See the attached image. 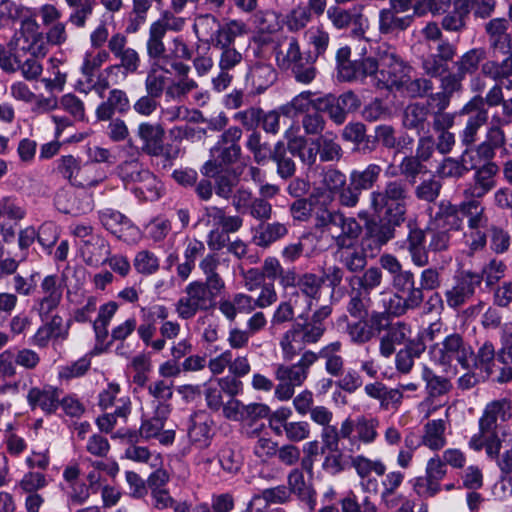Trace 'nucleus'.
I'll use <instances>...</instances> for the list:
<instances>
[{"instance_id":"nucleus-1","label":"nucleus","mask_w":512,"mask_h":512,"mask_svg":"<svg viewBox=\"0 0 512 512\" xmlns=\"http://www.w3.org/2000/svg\"><path fill=\"white\" fill-rule=\"evenodd\" d=\"M349 54V48L337 53L338 78L343 81L370 76L378 89L401 90L412 69L387 43L364 42L358 57L350 60Z\"/></svg>"},{"instance_id":"nucleus-2","label":"nucleus","mask_w":512,"mask_h":512,"mask_svg":"<svg viewBox=\"0 0 512 512\" xmlns=\"http://www.w3.org/2000/svg\"><path fill=\"white\" fill-rule=\"evenodd\" d=\"M341 349V342L335 341L323 346L318 353L305 350L300 359L292 365L277 364L274 375L279 383L275 387V397L281 401L291 399L295 387L304 383L308 377L309 369L319 358L324 360V368L328 375L335 378L342 376L345 364L343 357L339 354Z\"/></svg>"},{"instance_id":"nucleus-3","label":"nucleus","mask_w":512,"mask_h":512,"mask_svg":"<svg viewBox=\"0 0 512 512\" xmlns=\"http://www.w3.org/2000/svg\"><path fill=\"white\" fill-rule=\"evenodd\" d=\"M511 419L512 403L509 399L487 403L478 421L479 430L468 442L469 448L476 452L485 449L490 459H498L502 444L512 440V429L507 424Z\"/></svg>"},{"instance_id":"nucleus-4","label":"nucleus","mask_w":512,"mask_h":512,"mask_svg":"<svg viewBox=\"0 0 512 512\" xmlns=\"http://www.w3.org/2000/svg\"><path fill=\"white\" fill-rule=\"evenodd\" d=\"M147 57L151 65L144 81L145 91L160 99L168 81L165 73L171 71L177 75L189 73L190 67L181 60L191 59L192 51L181 37H175L169 52H164L158 57L154 55H147Z\"/></svg>"},{"instance_id":"nucleus-5","label":"nucleus","mask_w":512,"mask_h":512,"mask_svg":"<svg viewBox=\"0 0 512 512\" xmlns=\"http://www.w3.org/2000/svg\"><path fill=\"white\" fill-rule=\"evenodd\" d=\"M372 306L353 302L346 303V311L353 320L349 321L348 316L343 315L338 322L346 324L345 333L353 344L368 343L385 330L387 314L373 310Z\"/></svg>"},{"instance_id":"nucleus-6","label":"nucleus","mask_w":512,"mask_h":512,"mask_svg":"<svg viewBox=\"0 0 512 512\" xmlns=\"http://www.w3.org/2000/svg\"><path fill=\"white\" fill-rule=\"evenodd\" d=\"M411 199L410 184L403 178L388 180L382 188L373 190L369 195L370 208L375 213H383L406 219Z\"/></svg>"},{"instance_id":"nucleus-7","label":"nucleus","mask_w":512,"mask_h":512,"mask_svg":"<svg viewBox=\"0 0 512 512\" xmlns=\"http://www.w3.org/2000/svg\"><path fill=\"white\" fill-rule=\"evenodd\" d=\"M315 228L327 232L336 246L357 241L362 233V226L354 217H346L340 210L320 207L315 211Z\"/></svg>"},{"instance_id":"nucleus-8","label":"nucleus","mask_w":512,"mask_h":512,"mask_svg":"<svg viewBox=\"0 0 512 512\" xmlns=\"http://www.w3.org/2000/svg\"><path fill=\"white\" fill-rule=\"evenodd\" d=\"M241 137L242 130L239 127L232 126L226 129L210 149L211 158L202 166V174L212 177L220 170L235 164L242 155L239 144Z\"/></svg>"},{"instance_id":"nucleus-9","label":"nucleus","mask_w":512,"mask_h":512,"mask_svg":"<svg viewBox=\"0 0 512 512\" xmlns=\"http://www.w3.org/2000/svg\"><path fill=\"white\" fill-rule=\"evenodd\" d=\"M221 292L202 284V281L190 282L182 296L175 303V312L181 320H190L200 311L206 312L215 306Z\"/></svg>"},{"instance_id":"nucleus-10","label":"nucleus","mask_w":512,"mask_h":512,"mask_svg":"<svg viewBox=\"0 0 512 512\" xmlns=\"http://www.w3.org/2000/svg\"><path fill=\"white\" fill-rule=\"evenodd\" d=\"M175 14L172 9L165 10L161 17L150 25L145 45L146 55L158 57L164 52H169L170 48L167 49L164 44L167 31H180L185 25V19Z\"/></svg>"},{"instance_id":"nucleus-11","label":"nucleus","mask_w":512,"mask_h":512,"mask_svg":"<svg viewBox=\"0 0 512 512\" xmlns=\"http://www.w3.org/2000/svg\"><path fill=\"white\" fill-rule=\"evenodd\" d=\"M108 49L119 63L110 65L105 69L106 74L122 70L123 75L136 74L142 63L139 52L127 47V38L121 33L113 34L108 41Z\"/></svg>"},{"instance_id":"nucleus-12","label":"nucleus","mask_w":512,"mask_h":512,"mask_svg":"<svg viewBox=\"0 0 512 512\" xmlns=\"http://www.w3.org/2000/svg\"><path fill=\"white\" fill-rule=\"evenodd\" d=\"M383 272L377 266H370L361 275L348 279V301L359 304L373 305L371 292L382 285Z\"/></svg>"},{"instance_id":"nucleus-13","label":"nucleus","mask_w":512,"mask_h":512,"mask_svg":"<svg viewBox=\"0 0 512 512\" xmlns=\"http://www.w3.org/2000/svg\"><path fill=\"white\" fill-rule=\"evenodd\" d=\"M482 277L470 270H463L453 278V284L444 292L447 306L451 309H459L464 306L480 287Z\"/></svg>"},{"instance_id":"nucleus-14","label":"nucleus","mask_w":512,"mask_h":512,"mask_svg":"<svg viewBox=\"0 0 512 512\" xmlns=\"http://www.w3.org/2000/svg\"><path fill=\"white\" fill-rule=\"evenodd\" d=\"M16 49L28 52L33 57H45L49 52V43L45 34L39 30L38 23L30 18L21 22L19 32L15 35Z\"/></svg>"},{"instance_id":"nucleus-15","label":"nucleus","mask_w":512,"mask_h":512,"mask_svg":"<svg viewBox=\"0 0 512 512\" xmlns=\"http://www.w3.org/2000/svg\"><path fill=\"white\" fill-rule=\"evenodd\" d=\"M474 355L472 347L458 333L445 337L442 346L434 351V359L442 365L457 362L463 368H468L469 359Z\"/></svg>"},{"instance_id":"nucleus-16","label":"nucleus","mask_w":512,"mask_h":512,"mask_svg":"<svg viewBox=\"0 0 512 512\" xmlns=\"http://www.w3.org/2000/svg\"><path fill=\"white\" fill-rule=\"evenodd\" d=\"M447 474L445 462L439 455L431 457L426 464L425 475L415 478L413 488L421 497H434L441 490L440 482Z\"/></svg>"},{"instance_id":"nucleus-17","label":"nucleus","mask_w":512,"mask_h":512,"mask_svg":"<svg viewBox=\"0 0 512 512\" xmlns=\"http://www.w3.org/2000/svg\"><path fill=\"white\" fill-rule=\"evenodd\" d=\"M405 222L404 218L383 214V217L368 219L365 222V235L370 239L376 248L380 249L390 240L395 238L396 229Z\"/></svg>"},{"instance_id":"nucleus-18","label":"nucleus","mask_w":512,"mask_h":512,"mask_svg":"<svg viewBox=\"0 0 512 512\" xmlns=\"http://www.w3.org/2000/svg\"><path fill=\"white\" fill-rule=\"evenodd\" d=\"M499 167L496 163H485L484 166L475 170L473 182L466 185L463 190L464 198L484 197L488 192L496 186V176Z\"/></svg>"},{"instance_id":"nucleus-19","label":"nucleus","mask_w":512,"mask_h":512,"mask_svg":"<svg viewBox=\"0 0 512 512\" xmlns=\"http://www.w3.org/2000/svg\"><path fill=\"white\" fill-rule=\"evenodd\" d=\"M274 52L278 67L284 71H291L306 58V52L301 51L299 41L294 36H283Z\"/></svg>"},{"instance_id":"nucleus-20","label":"nucleus","mask_w":512,"mask_h":512,"mask_svg":"<svg viewBox=\"0 0 512 512\" xmlns=\"http://www.w3.org/2000/svg\"><path fill=\"white\" fill-rule=\"evenodd\" d=\"M351 465L361 478L362 488L368 492H376L378 490V481L371 477V473L374 472L378 476H383L386 472L385 464L379 459L372 460L363 455H357L352 457Z\"/></svg>"},{"instance_id":"nucleus-21","label":"nucleus","mask_w":512,"mask_h":512,"mask_svg":"<svg viewBox=\"0 0 512 512\" xmlns=\"http://www.w3.org/2000/svg\"><path fill=\"white\" fill-rule=\"evenodd\" d=\"M137 136L142 142V150L150 156H159L164 150L165 130L159 123L141 122Z\"/></svg>"},{"instance_id":"nucleus-22","label":"nucleus","mask_w":512,"mask_h":512,"mask_svg":"<svg viewBox=\"0 0 512 512\" xmlns=\"http://www.w3.org/2000/svg\"><path fill=\"white\" fill-rule=\"evenodd\" d=\"M204 226H220L228 235L236 233L243 226V219L238 215H226L225 209L217 206H206L203 209V215L198 221Z\"/></svg>"},{"instance_id":"nucleus-23","label":"nucleus","mask_w":512,"mask_h":512,"mask_svg":"<svg viewBox=\"0 0 512 512\" xmlns=\"http://www.w3.org/2000/svg\"><path fill=\"white\" fill-rule=\"evenodd\" d=\"M256 60L250 65L248 78L252 86L260 93L277 80V71L268 58L255 52Z\"/></svg>"},{"instance_id":"nucleus-24","label":"nucleus","mask_w":512,"mask_h":512,"mask_svg":"<svg viewBox=\"0 0 512 512\" xmlns=\"http://www.w3.org/2000/svg\"><path fill=\"white\" fill-rule=\"evenodd\" d=\"M385 334L380 339V354L383 357H390L395 351V345L407 343L411 336V327L409 324L398 321L390 323L387 320V326H385Z\"/></svg>"},{"instance_id":"nucleus-25","label":"nucleus","mask_w":512,"mask_h":512,"mask_svg":"<svg viewBox=\"0 0 512 512\" xmlns=\"http://www.w3.org/2000/svg\"><path fill=\"white\" fill-rule=\"evenodd\" d=\"M131 108L129 97L126 91L114 88L109 91L105 101L96 109V117L100 121H108L115 113L126 114Z\"/></svg>"},{"instance_id":"nucleus-26","label":"nucleus","mask_w":512,"mask_h":512,"mask_svg":"<svg viewBox=\"0 0 512 512\" xmlns=\"http://www.w3.org/2000/svg\"><path fill=\"white\" fill-rule=\"evenodd\" d=\"M79 252L83 261L89 265L98 267L106 263L107 257L110 255V245L101 235L90 237L83 243H78Z\"/></svg>"},{"instance_id":"nucleus-27","label":"nucleus","mask_w":512,"mask_h":512,"mask_svg":"<svg viewBox=\"0 0 512 512\" xmlns=\"http://www.w3.org/2000/svg\"><path fill=\"white\" fill-rule=\"evenodd\" d=\"M461 203L455 205L449 200H441L437 204V211L431 216L432 224L436 227L447 228V230H460L463 219L460 217Z\"/></svg>"},{"instance_id":"nucleus-28","label":"nucleus","mask_w":512,"mask_h":512,"mask_svg":"<svg viewBox=\"0 0 512 512\" xmlns=\"http://www.w3.org/2000/svg\"><path fill=\"white\" fill-rule=\"evenodd\" d=\"M460 115L467 116L465 127L460 133V140L464 146L470 147L476 142L478 132L487 124L489 116L484 115L481 111H477L467 104L461 108Z\"/></svg>"},{"instance_id":"nucleus-29","label":"nucleus","mask_w":512,"mask_h":512,"mask_svg":"<svg viewBox=\"0 0 512 512\" xmlns=\"http://www.w3.org/2000/svg\"><path fill=\"white\" fill-rule=\"evenodd\" d=\"M260 269L264 279L269 281L268 283L278 280L282 288H292L295 279V269H285L277 257H266Z\"/></svg>"},{"instance_id":"nucleus-30","label":"nucleus","mask_w":512,"mask_h":512,"mask_svg":"<svg viewBox=\"0 0 512 512\" xmlns=\"http://www.w3.org/2000/svg\"><path fill=\"white\" fill-rule=\"evenodd\" d=\"M304 333L300 326V322H294L291 327L282 335L280 339V348L283 359L286 361L293 360L301 351H305L308 340L304 339Z\"/></svg>"},{"instance_id":"nucleus-31","label":"nucleus","mask_w":512,"mask_h":512,"mask_svg":"<svg viewBox=\"0 0 512 512\" xmlns=\"http://www.w3.org/2000/svg\"><path fill=\"white\" fill-rule=\"evenodd\" d=\"M425 349L426 344L423 342V335L409 340L405 346L396 353V370L402 374H408L414 366L415 359L420 358Z\"/></svg>"},{"instance_id":"nucleus-32","label":"nucleus","mask_w":512,"mask_h":512,"mask_svg":"<svg viewBox=\"0 0 512 512\" xmlns=\"http://www.w3.org/2000/svg\"><path fill=\"white\" fill-rule=\"evenodd\" d=\"M429 116V104L411 103L404 110L403 125L409 130H415L418 134L428 133L430 128Z\"/></svg>"},{"instance_id":"nucleus-33","label":"nucleus","mask_w":512,"mask_h":512,"mask_svg":"<svg viewBox=\"0 0 512 512\" xmlns=\"http://www.w3.org/2000/svg\"><path fill=\"white\" fill-rule=\"evenodd\" d=\"M59 397L60 392L54 387H33L27 394V401L32 409L40 408L43 412L50 414L57 410Z\"/></svg>"},{"instance_id":"nucleus-34","label":"nucleus","mask_w":512,"mask_h":512,"mask_svg":"<svg viewBox=\"0 0 512 512\" xmlns=\"http://www.w3.org/2000/svg\"><path fill=\"white\" fill-rule=\"evenodd\" d=\"M43 324L37 329L32 337V344L45 348L52 338H66L68 335V326L64 325L63 318L60 315H54L49 321H42Z\"/></svg>"},{"instance_id":"nucleus-35","label":"nucleus","mask_w":512,"mask_h":512,"mask_svg":"<svg viewBox=\"0 0 512 512\" xmlns=\"http://www.w3.org/2000/svg\"><path fill=\"white\" fill-rule=\"evenodd\" d=\"M340 263L352 273L363 271L367 265L365 249L357 241L346 243V246H336Z\"/></svg>"},{"instance_id":"nucleus-36","label":"nucleus","mask_w":512,"mask_h":512,"mask_svg":"<svg viewBox=\"0 0 512 512\" xmlns=\"http://www.w3.org/2000/svg\"><path fill=\"white\" fill-rule=\"evenodd\" d=\"M247 33V25L236 19L221 23L214 38L211 39V46L216 49L234 47L236 38Z\"/></svg>"},{"instance_id":"nucleus-37","label":"nucleus","mask_w":512,"mask_h":512,"mask_svg":"<svg viewBox=\"0 0 512 512\" xmlns=\"http://www.w3.org/2000/svg\"><path fill=\"white\" fill-rule=\"evenodd\" d=\"M378 424L379 422L375 418L365 416L358 417L356 420L350 418L352 440L349 441L351 446H357V449H359V442L364 444L374 442L378 435ZM351 450H353V448H351Z\"/></svg>"},{"instance_id":"nucleus-38","label":"nucleus","mask_w":512,"mask_h":512,"mask_svg":"<svg viewBox=\"0 0 512 512\" xmlns=\"http://www.w3.org/2000/svg\"><path fill=\"white\" fill-rule=\"evenodd\" d=\"M399 12L391 7L379 12V31L381 34H397L405 31L413 22V15L398 16Z\"/></svg>"},{"instance_id":"nucleus-39","label":"nucleus","mask_w":512,"mask_h":512,"mask_svg":"<svg viewBox=\"0 0 512 512\" xmlns=\"http://www.w3.org/2000/svg\"><path fill=\"white\" fill-rule=\"evenodd\" d=\"M509 22L506 18H492L484 26L489 44L493 49H509L510 35L508 34Z\"/></svg>"},{"instance_id":"nucleus-40","label":"nucleus","mask_w":512,"mask_h":512,"mask_svg":"<svg viewBox=\"0 0 512 512\" xmlns=\"http://www.w3.org/2000/svg\"><path fill=\"white\" fill-rule=\"evenodd\" d=\"M294 156L295 155H292L290 152L289 143L285 146L282 141H279L274 145L273 153L269 159L275 162L277 175L280 178L287 180L294 176L296 172V163L293 160Z\"/></svg>"},{"instance_id":"nucleus-41","label":"nucleus","mask_w":512,"mask_h":512,"mask_svg":"<svg viewBox=\"0 0 512 512\" xmlns=\"http://www.w3.org/2000/svg\"><path fill=\"white\" fill-rule=\"evenodd\" d=\"M324 285V278L311 272L298 275L295 272V279L292 287H298L299 291L309 299L307 309L312 307V301L318 300L321 295V289Z\"/></svg>"},{"instance_id":"nucleus-42","label":"nucleus","mask_w":512,"mask_h":512,"mask_svg":"<svg viewBox=\"0 0 512 512\" xmlns=\"http://www.w3.org/2000/svg\"><path fill=\"white\" fill-rule=\"evenodd\" d=\"M446 421L443 419L430 420L423 427L421 442L427 448L438 451L446 445Z\"/></svg>"},{"instance_id":"nucleus-43","label":"nucleus","mask_w":512,"mask_h":512,"mask_svg":"<svg viewBox=\"0 0 512 512\" xmlns=\"http://www.w3.org/2000/svg\"><path fill=\"white\" fill-rule=\"evenodd\" d=\"M170 413V405H157L154 415L143 419L139 428V435L145 440L155 438L165 426Z\"/></svg>"},{"instance_id":"nucleus-44","label":"nucleus","mask_w":512,"mask_h":512,"mask_svg":"<svg viewBox=\"0 0 512 512\" xmlns=\"http://www.w3.org/2000/svg\"><path fill=\"white\" fill-rule=\"evenodd\" d=\"M288 234V226L280 222L259 225L253 237L254 243L261 248H268Z\"/></svg>"},{"instance_id":"nucleus-45","label":"nucleus","mask_w":512,"mask_h":512,"mask_svg":"<svg viewBox=\"0 0 512 512\" xmlns=\"http://www.w3.org/2000/svg\"><path fill=\"white\" fill-rule=\"evenodd\" d=\"M461 214L467 217L470 230H480L487 226L488 217L485 214V207L477 198H464L461 202Z\"/></svg>"},{"instance_id":"nucleus-46","label":"nucleus","mask_w":512,"mask_h":512,"mask_svg":"<svg viewBox=\"0 0 512 512\" xmlns=\"http://www.w3.org/2000/svg\"><path fill=\"white\" fill-rule=\"evenodd\" d=\"M288 490L298 496L301 501L308 504L310 510H313L316 505L315 491L306 483L304 474L299 469L292 470L288 475Z\"/></svg>"},{"instance_id":"nucleus-47","label":"nucleus","mask_w":512,"mask_h":512,"mask_svg":"<svg viewBox=\"0 0 512 512\" xmlns=\"http://www.w3.org/2000/svg\"><path fill=\"white\" fill-rule=\"evenodd\" d=\"M504 85L495 82L487 91L486 95H474L466 104L489 116L487 107H498L504 101Z\"/></svg>"},{"instance_id":"nucleus-48","label":"nucleus","mask_w":512,"mask_h":512,"mask_svg":"<svg viewBox=\"0 0 512 512\" xmlns=\"http://www.w3.org/2000/svg\"><path fill=\"white\" fill-rule=\"evenodd\" d=\"M486 59V51L483 48H473L461 55L454 62L456 72L464 79L467 75H475L480 68V64Z\"/></svg>"},{"instance_id":"nucleus-49","label":"nucleus","mask_w":512,"mask_h":512,"mask_svg":"<svg viewBox=\"0 0 512 512\" xmlns=\"http://www.w3.org/2000/svg\"><path fill=\"white\" fill-rule=\"evenodd\" d=\"M404 474L400 471H391L384 474L381 481V500L388 509H393L398 505L399 495H396V490L402 485Z\"/></svg>"},{"instance_id":"nucleus-50","label":"nucleus","mask_w":512,"mask_h":512,"mask_svg":"<svg viewBox=\"0 0 512 512\" xmlns=\"http://www.w3.org/2000/svg\"><path fill=\"white\" fill-rule=\"evenodd\" d=\"M220 260L217 254H207L199 263V268L205 275L202 284L221 292L225 288V282L217 272Z\"/></svg>"},{"instance_id":"nucleus-51","label":"nucleus","mask_w":512,"mask_h":512,"mask_svg":"<svg viewBox=\"0 0 512 512\" xmlns=\"http://www.w3.org/2000/svg\"><path fill=\"white\" fill-rule=\"evenodd\" d=\"M188 427V436L193 443L206 446L211 437V425L208 417L203 412L191 415Z\"/></svg>"},{"instance_id":"nucleus-52","label":"nucleus","mask_w":512,"mask_h":512,"mask_svg":"<svg viewBox=\"0 0 512 512\" xmlns=\"http://www.w3.org/2000/svg\"><path fill=\"white\" fill-rule=\"evenodd\" d=\"M315 144L319 147V156L322 162H332L341 159L343 150L337 142V135L333 131H326L315 139Z\"/></svg>"},{"instance_id":"nucleus-53","label":"nucleus","mask_w":512,"mask_h":512,"mask_svg":"<svg viewBox=\"0 0 512 512\" xmlns=\"http://www.w3.org/2000/svg\"><path fill=\"white\" fill-rule=\"evenodd\" d=\"M289 149L292 155L299 157L301 162L307 166L315 164L319 147L315 144V139L308 142L304 137H294L288 141Z\"/></svg>"},{"instance_id":"nucleus-54","label":"nucleus","mask_w":512,"mask_h":512,"mask_svg":"<svg viewBox=\"0 0 512 512\" xmlns=\"http://www.w3.org/2000/svg\"><path fill=\"white\" fill-rule=\"evenodd\" d=\"M382 173V167L376 163H370L363 170H353L350 173L349 181L360 191L372 189L378 182Z\"/></svg>"},{"instance_id":"nucleus-55","label":"nucleus","mask_w":512,"mask_h":512,"mask_svg":"<svg viewBox=\"0 0 512 512\" xmlns=\"http://www.w3.org/2000/svg\"><path fill=\"white\" fill-rule=\"evenodd\" d=\"M132 190L139 199L156 201L162 195L163 186L161 181L149 170L147 173H144L142 181L135 187H132Z\"/></svg>"},{"instance_id":"nucleus-56","label":"nucleus","mask_w":512,"mask_h":512,"mask_svg":"<svg viewBox=\"0 0 512 512\" xmlns=\"http://www.w3.org/2000/svg\"><path fill=\"white\" fill-rule=\"evenodd\" d=\"M321 438L325 448L329 451H336L341 439L352 440L350 418L345 419L337 429L336 426L327 425L323 427Z\"/></svg>"},{"instance_id":"nucleus-57","label":"nucleus","mask_w":512,"mask_h":512,"mask_svg":"<svg viewBox=\"0 0 512 512\" xmlns=\"http://www.w3.org/2000/svg\"><path fill=\"white\" fill-rule=\"evenodd\" d=\"M99 220L102 226L117 238H122L123 230L130 227V221L125 215L109 208L99 212Z\"/></svg>"},{"instance_id":"nucleus-58","label":"nucleus","mask_w":512,"mask_h":512,"mask_svg":"<svg viewBox=\"0 0 512 512\" xmlns=\"http://www.w3.org/2000/svg\"><path fill=\"white\" fill-rule=\"evenodd\" d=\"M149 170L136 158L126 160L118 165L117 173L124 184L132 185L135 187L139 182L142 181L144 173Z\"/></svg>"},{"instance_id":"nucleus-59","label":"nucleus","mask_w":512,"mask_h":512,"mask_svg":"<svg viewBox=\"0 0 512 512\" xmlns=\"http://www.w3.org/2000/svg\"><path fill=\"white\" fill-rule=\"evenodd\" d=\"M219 20L212 14H202L195 18L193 30L198 40L211 44L220 26Z\"/></svg>"},{"instance_id":"nucleus-60","label":"nucleus","mask_w":512,"mask_h":512,"mask_svg":"<svg viewBox=\"0 0 512 512\" xmlns=\"http://www.w3.org/2000/svg\"><path fill=\"white\" fill-rule=\"evenodd\" d=\"M442 271L443 268L436 266L424 267L420 272L418 297L421 303L424 301V291L437 290L442 285Z\"/></svg>"},{"instance_id":"nucleus-61","label":"nucleus","mask_w":512,"mask_h":512,"mask_svg":"<svg viewBox=\"0 0 512 512\" xmlns=\"http://www.w3.org/2000/svg\"><path fill=\"white\" fill-rule=\"evenodd\" d=\"M395 293L419 299L415 274L410 269H402L391 278Z\"/></svg>"},{"instance_id":"nucleus-62","label":"nucleus","mask_w":512,"mask_h":512,"mask_svg":"<svg viewBox=\"0 0 512 512\" xmlns=\"http://www.w3.org/2000/svg\"><path fill=\"white\" fill-rule=\"evenodd\" d=\"M107 179L106 173L93 164H85L80 167L75 180L76 187L91 189L97 187Z\"/></svg>"},{"instance_id":"nucleus-63","label":"nucleus","mask_w":512,"mask_h":512,"mask_svg":"<svg viewBox=\"0 0 512 512\" xmlns=\"http://www.w3.org/2000/svg\"><path fill=\"white\" fill-rule=\"evenodd\" d=\"M245 146L253 155V159L257 164L264 163L273 153V149H271L269 143L263 141L262 135L256 130L252 131L247 136Z\"/></svg>"},{"instance_id":"nucleus-64","label":"nucleus","mask_w":512,"mask_h":512,"mask_svg":"<svg viewBox=\"0 0 512 512\" xmlns=\"http://www.w3.org/2000/svg\"><path fill=\"white\" fill-rule=\"evenodd\" d=\"M421 375L426 383L427 392L432 397L444 395L452 388V384L447 378L436 375L427 366L423 367Z\"/></svg>"}]
</instances>
